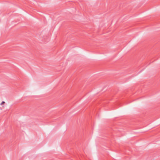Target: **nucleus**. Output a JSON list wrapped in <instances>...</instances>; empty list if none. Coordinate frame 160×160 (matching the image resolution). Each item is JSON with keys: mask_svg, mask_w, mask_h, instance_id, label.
<instances>
[{"mask_svg": "<svg viewBox=\"0 0 160 160\" xmlns=\"http://www.w3.org/2000/svg\"><path fill=\"white\" fill-rule=\"evenodd\" d=\"M5 103V102L4 101H2V103H1V105H2L3 104H4Z\"/></svg>", "mask_w": 160, "mask_h": 160, "instance_id": "nucleus-1", "label": "nucleus"}]
</instances>
